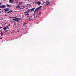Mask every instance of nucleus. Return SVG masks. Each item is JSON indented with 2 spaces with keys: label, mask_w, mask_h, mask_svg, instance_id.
Returning a JSON list of instances; mask_svg holds the SVG:
<instances>
[{
  "label": "nucleus",
  "mask_w": 76,
  "mask_h": 76,
  "mask_svg": "<svg viewBox=\"0 0 76 76\" xmlns=\"http://www.w3.org/2000/svg\"><path fill=\"white\" fill-rule=\"evenodd\" d=\"M38 10H39L38 9V8L34 10V14H33V16H35V15H36V12H38Z\"/></svg>",
  "instance_id": "nucleus-1"
},
{
  "label": "nucleus",
  "mask_w": 76,
  "mask_h": 76,
  "mask_svg": "<svg viewBox=\"0 0 76 76\" xmlns=\"http://www.w3.org/2000/svg\"><path fill=\"white\" fill-rule=\"evenodd\" d=\"M9 10V8H5L4 9V11H5V13H7L8 11Z\"/></svg>",
  "instance_id": "nucleus-2"
},
{
  "label": "nucleus",
  "mask_w": 76,
  "mask_h": 76,
  "mask_svg": "<svg viewBox=\"0 0 76 76\" xmlns=\"http://www.w3.org/2000/svg\"><path fill=\"white\" fill-rule=\"evenodd\" d=\"M6 7V6L5 5H3L0 6V8H1L2 9H3L4 8H5Z\"/></svg>",
  "instance_id": "nucleus-3"
},
{
  "label": "nucleus",
  "mask_w": 76,
  "mask_h": 76,
  "mask_svg": "<svg viewBox=\"0 0 76 76\" xmlns=\"http://www.w3.org/2000/svg\"><path fill=\"white\" fill-rule=\"evenodd\" d=\"M35 3L38 4V5H40V4H41V2L38 1H36V2H35Z\"/></svg>",
  "instance_id": "nucleus-4"
},
{
  "label": "nucleus",
  "mask_w": 76,
  "mask_h": 76,
  "mask_svg": "<svg viewBox=\"0 0 76 76\" xmlns=\"http://www.w3.org/2000/svg\"><path fill=\"white\" fill-rule=\"evenodd\" d=\"M9 2L10 3H11L12 4L13 3H14V1L13 0H9Z\"/></svg>",
  "instance_id": "nucleus-5"
},
{
  "label": "nucleus",
  "mask_w": 76,
  "mask_h": 76,
  "mask_svg": "<svg viewBox=\"0 0 76 76\" xmlns=\"http://www.w3.org/2000/svg\"><path fill=\"white\" fill-rule=\"evenodd\" d=\"M46 3L47 4H46V6H48L49 5H50V3H49V2L48 1H46Z\"/></svg>",
  "instance_id": "nucleus-6"
},
{
  "label": "nucleus",
  "mask_w": 76,
  "mask_h": 76,
  "mask_svg": "<svg viewBox=\"0 0 76 76\" xmlns=\"http://www.w3.org/2000/svg\"><path fill=\"white\" fill-rule=\"evenodd\" d=\"M6 5L7 7H11V5L10 4L9 5L8 4H7Z\"/></svg>",
  "instance_id": "nucleus-7"
},
{
  "label": "nucleus",
  "mask_w": 76,
  "mask_h": 76,
  "mask_svg": "<svg viewBox=\"0 0 76 76\" xmlns=\"http://www.w3.org/2000/svg\"><path fill=\"white\" fill-rule=\"evenodd\" d=\"M35 9V8H33L31 10V12H33V11Z\"/></svg>",
  "instance_id": "nucleus-8"
},
{
  "label": "nucleus",
  "mask_w": 76,
  "mask_h": 76,
  "mask_svg": "<svg viewBox=\"0 0 76 76\" xmlns=\"http://www.w3.org/2000/svg\"><path fill=\"white\" fill-rule=\"evenodd\" d=\"M42 6H40V7H38L37 8V9L39 10V9H41V8H42Z\"/></svg>",
  "instance_id": "nucleus-9"
},
{
  "label": "nucleus",
  "mask_w": 76,
  "mask_h": 76,
  "mask_svg": "<svg viewBox=\"0 0 76 76\" xmlns=\"http://www.w3.org/2000/svg\"><path fill=\"white\" fill-rule=\"evenodd\" d=\"M13 12L12 10H10V11H9V12H8L7 13V14H9V13H11V12Z\"/></svg>",
  "instance_id": "nucleus-10"
},
{
  "label": "nucleus",
  "mask_w": 76,
  "mask_h": 76,
  "mask_svg": "<svg viewBox=\"0 0 76 76\" xmlns=\"http://www.w3.org/2000/svg\"><path fill=\"white\" fill-rule=\"evenodd\" d=\"M12 20H14L13 21V22H15V21H17V19H16V18L12 19Z\"/></svg>",
  "instance_id": "nucleus-11"
},
{
  "label": "nucleus",
  "mask_w": 76,
  "mask_h": 76,
  "mask_svg": "<svg viewBox=\"0 0 76 76\" xmlns=\"http://www.w3.org/2000/svg\"><path fill=\"white\" fill-rule=\"evenodd\" d=\"M15 7L17 9H19V8H20V6H18V5H17V6H16Z\"/></svg>",
  "instance_id": "nucleus-12"
},
{
  "label": "nucleus",
  "mask_w": 76,
  "mask_h": 76,
  "mask_svg": "<svg viewBox=\"0 0 76 76\" xmlns=\"http://www.w3.org/2000/svg\"><path fill=\"white\" fill-rule=\"evenodd\" d=\"M30 11H31V10L28 9L27 11V13H29L30 12Z\"/></svg>",
  "instance_id": "nucleus-13"
},
{
  "label": "nucleus",
  "mask_w": 76,
  "mask_h": 76,
  "mask_svg": "<svg viewBox=\"0 0 76 76\" xmlns=\"http://www.w3.org/2000/svg\"><path fill=\"white\" fill-rule=\"evenodd\" d=\"M17 20H21V18H16Z\"/></svg>",
  "instance_id": "nucleus-14"
},
{
  "label": "nucleus",
  "mask_w": 76,
  "mask_h": 76,
  "mask_svg": "<svg viewBox=\"0 0 76 76\" xmlns=\"http://www.w3.org/2000/svg\"><path fill=\"white\" fill-rule=\"evenodd\" d=\"M3 29L4 30H6V29H7V28L6 27H4L3 28Z\"/></svg>",
  "instance_id": "nucleus-15"
},
{
  "label": "nucleus",
  "mask_w": 76,
  "mask_h": 76,
  "mask_svg": "<svg viewBox=\"0 0 76 76\" xmlns=\"http://www.w3.org/2000/svg\"><path fill=\"white\" fill-rule=\"evenodd\" d=\"M1 36H3V34L2 32H1Z\"/></svg>",
  "instance_id": "nucleus-16"
},
{
  "label": "nucleus",
  "mask_w": 76,
  "mask_h": 76,
  "mask_svg": "<svg viewBox=\"0 0 76 76\" xmlns=\"http://www.w3.org/2000/svg\"><path fill=\"white\" fill-rule=\"evenodd\" d=\"M23 7V8L21 9V10L23 9H24V8H25V6H23V7Z\"/></svg>",
  "instance_id": "nucleus-17"
},
{
  "label": "nucleus",
  "mask_w": 76,
  "mask_h": 76,
  "mask_svg": "<svg viewBox=\"0 0 76 76\" xmlns=\"http://www.w3.org/2000/svg\"><path fill=\"white\" fill-rule=\"evenodd\" d=\"M37 0H36L35 1L33 2V4H34V3H35V2H37Z\"/></svg>",
  "instance_id": "nucleus-18"
},
{
  "label": "nucleus",
  "mask_w": 76,
  "mask_h": 76,
  "mask_svg": "<svg viewBox=\"0 0 76 76\" xmlns=\"http://www.w3.org/2000/svg\"><path fill=\"white\" fill-rule=\"evenodd\" d=\"M26 15H27V16H29V14L28 13H27L25 14Z\"/></svg>",
  "instance_id": "nucleus-19"
},
{
  "label": "nucleus",
  "mask_w": 76,
  "mask_h": 76,
  "mask_svg": "<svg viewBox=\"0 0 76 76\" xmlns=\"http://www.w3.org/2000/svg\"><path fill=\"white\" fill-rule=\"evenodd\" d=\"M7 32H8V30H6L5 31H4V33H6Z\"/></svg>",
  "instance_id": "nucleus-20"
},
{
  "label": "nucleus",
  "mask_w": 76,
  "mask_h": 76,
  "mask_svg": "<svg viewBox=\"0 0 76 76\" xmlns=\"http://www.w3.org/2000/svg\"><path fill=\"white\" fill-rule=\"evenodd\" d=\"M28 19H30V20H34V19H31L30 18H28Z\"/></svg>",
  "instance_id": "nucleus-21"
},
{
  "label": "nucleus",
  "mask_w": 76,
  "mask_h": 76,
  "mask_svg": "<svg viewBox=\"0 0 76 76\" xmlns=\"http://www.w3.org/2000/svg\"><path fill=\"white\" fill-rule=\"evenodd\" d=\"M5 27L7 29V28H8V27H9V26H7L6 27Z\"/></svg>",
  "instance_id": "nucleus-22"
},
{
  "label": "nucleus",
  "mask_w": 76,
  "mask_h": 76,
  "mask_svg": "<svg viewBox=\"0 0 76 76\" xmlns=\"http://www.w3.org/2000/svg\"><path fill=\"white\" fill-rule=\"evenodd\" d=\"M3 20V18H0V20Z\"/></svg>",
  "instance_id": "nucleus-23"
},
{
  "label": "nucleus",
  "mask_w": 76,
  "mask_h": 76,
  "mask_svg": "<svg viewBox=\"0 0 76 76\" xmlns=\"http://www.w3.org/2000/svg\"><path fill=\"white\" fill-rule=\"evenodd\" d=\"M22 3V2H19V4H21V3Z\"/></svg>",
  "instance_id": "nucleus-24"
},
{
  "label": "nucleus",
  "mask_w": 76,
  "mask_h": 76,
  "mask_svg": "<svg viewBox=\"0 0 76 76\" xmlns=\"http://www.w3.org/2000/svg\"><path fill=\"white\" fill-rule=\"evenodd\" d=\"M7 22H8L5 23L4 24V25H6V23H7Z\"/></svg>",
  "instance_id": "nucleus-25"
},
{
  "label": "nucleus",
  "mask_w": 76,
  "mask_h": 76,
  "mask_svg": "<svg viewBox=\"0 0 76 76\" xmlns=\"http://www.w3.org/2000/svg\"><path fill=\"white\" fill-rule=\"evenodd\" d=\"M26 13H27V11H26V12H24L25 14Z\"/></svg>",
  "instance_id": "nucleus-26"
},
{
  "label": "nucleus",
  "mask_w": 76,
  "mask_h": 76,
  "mask_svg": "<svg viewBox=\"0 0 76 76\" xmlns=\"http://www.w3.org/2000/svg\"><path fill=\"white\" fill-rule=\"evenodd\" d=\"M14 25H16V22H14Z\"/></svg>",
  "instance_id": "nucleus-27"
},
{
  "label": "nucleus",
  "mask_w": 76,
  "mask_h": 76,
  "mask_svg": "<svg viewBox=\"0 0 76 76\" xmlns=\"http://www.w3.org/2000/svg\"><path fill=\"white\" fill-rule=\"evenodd\" d=\"M27 6H29V4H27V6H26V7H27Z\"/></svg>",
  "instance_id": "nucleus-28"
},
{
  "label": "nucleus",
  "mask_w": 76,
  "mask_h": 76,
  "mask_svg": "<svg viewBox=\"0 0 76 76\" xmlns=\"http://www.w3.org/2000/svg\"><path fill=\"white\" fill-rule=\"evenodd\" d=\"M16 17H12V19H14V18H15Z\"/></svg>",
  "instance_id": "nucleus-29"
},
{
  "label": "nucleus",
  "mask_w": 76,
  "mask_h": 76,
  "mask_svg": "<svg viewBox=\"0 0 76 76\" xmlns=\"http://www.w3.org/2000/svg\"><path fill=\"white\" fill-rule=\"evenodd\" d=\"M10 26V24H9V25H8V26Z\"/></svg>",
  "instance_id": "nucleus-30"
},
{
  "label": "nucleus",
  "mask_w": 76,
  "mask_h": 76,
  "mask_svg": "<svg viewBox=\"0 0 76 76\" xmlns=\"http://www.w3.org/2000/svg\"><path fill=\"white\" fill-rule=\"evenodd\" d=\"M9 19H12V18L10 17L9 18Z\"/></svg>",
  "instance_id": "nucleus-31"
},
{
  "label": "nucleus",
  "mask_w": 76,
  "mask_h": 76,
  "mask_svg": "<svg viewBox=\"0 0 76 76\" xmlns=\"http://www.w3.org/2000/svg\"><path fill=\"white\" fill-rule=\"evenodd\" d=\"M17 21L18 22H19V21L18 20H17Z\"/></svg>",
  "instance_id": "nucleus-32"
},
{
  "label": "nucleus",
  "mask_w": 76,
  "mask_h": 76,
  "mask_svg": "<svg viewBox=\"0 0 76 76\" xmlns=\"http://www.w3.org/2000/svg\"><path fill=\"white\" fill-rule=\"evenodd\" d=\"M2 38H3V37H1L0 38V39H2Z\"/></svg>",
  "instance_id": "nucleus-33"
},
{
  "label": "nucleus",
  "mask_w": 76,
  "mask_h": 76,
  "mask_svg": "<svg viewBox=\"0 0 76 76\" xmlns=\"http://www.w3.org/2000/svg\"><path fill=\"white\" fill-rule=\"evenodd\" d=\"M16 3H18V1H17L16 2Z\"/></svg>",
  "instance_id": "nucleus-34"
},
{
  "label": "nucleus",
  "mask_w": 76,
  "mask_h": 76,
  "mask_svg": "<svg viewBox=\"0 0 76 76\" xmlns=\"http://www.w3.org/2000/svg\"><path fill=\"white\" fill-rule=\"evenodd\" d=\"M28 7L27 8H26L27 10H28Z\"/></svg>",
  "instance_id": "nucleus-35"
},
{
  "label": "nucleus",
  "mask_w": 76,
  "mask_h": 76,
  "mask_svg": "<svg viewBox=\"0 0 76 76\" xmlns=\"http://www.w3.org/2000/svg\"><path fill=\"white\" fill-rule=\"evenodd\" d=\"M1 3H0V5H1Z\"/></svg>",
  "instance_id": "nucleus-36"
},
{
  "label": "nucleus",
  "mask_w": 76,
  "mask_h": 76,
  "mask_svg": "<svg viewBox=\"0 0 76 76\" xmlns=\"http://www.w3.org/2000/svg\"><path fill=\"white\" fill-rule=\"evenodd\" d=\"M39 15H41V12L39 13Z\"/></svg>",
  "instance_id": "nucleus-37"
},
{
  "label": "nucleus",
  "mask_w": 76,
  "mask_h": 76,
  "mask_svg": "<svg viewBox=\"0 0 76 76\" xmlns=\"http://www.w3.org/2000/svg\"><path fill=\"white\" fill-rule=\"evenodd\" d=\"M1 28H2V27H0V29H1Z\"/></svg>",
  "instance_id": "nucleus-38"
},
{
  "label": "nucleus",
  "mask_w": 76,
  "mask_h": 76,
  "mask_svg": "<svg viewBox=\"0 0 76 76\" xmlns=\"http://www.w3.org/2000/svg\"><path fill=\"white\" fill-rule=\"evenodd\" d=\"M15 7H14V9H15Z\"/></svg>",
  "instance_id": "nucleus-39"
},
{
  "label": "nucleus",
  "mask_w": 76,
  "mask_h": 76,
  "mask_svg": "<svg viewBox=\"0 0 76 76\" xmlns=\"http://www.w3.org/2000/svg\"><path fill=\"white\" fill-rule=\"evenodd\" d=\"M5 16H7V15H5Z\"/></svg>",
  "instance_id": "nucleus-40"
},
{
  "label": "nucleus",
  "mask_w": 76,
  "mask_h": 76,
  "mask_svg": "<svg viewBox=\"0 0 76 76\" xmlns=\"http://www.w3.org/2000/svg\"><path fill=\"white\" fill-rule=\"evenodd\" d=\"M2 9H0V10H1Z\"/></svg>",
  "instance_id": "nucleus-41"
},
{
  "label": "nucleus",
  "mask_w": 76,
  "mask_h": 76,
  "mask_svg": "<svg viewBox=\"0 0 76 76\" xmlns=\"http://www.w3.org/2000/svg\"><path fill=\"white\" fill-rule=\"evenodd\" d=\"M34 18H35V17L34 16Z\"/></svg>",
  "instance_id": "nucleus-42"
},
{
  "label": "nucleus",
  "mask_w": 76,
  "mask_h": 76,
  "mask_svg": "<svg viewBox=\"0 0 76 76\" xmlns=\"http://www.w3.org/2000/svg\"><path fill=\"white\" fill-rule=\"evenodd\" d=\"M12 32H11V34H12Z\"/></svg>",
  "instance_id": "nucleus-43"
},
{
  "label": "nucleus",
  "mask_w": 76,
  "mask_h": 76,
  "mask_svg": "<svg viewBox=\"0 0 76 76\" xmlns=\"http://www.w3.org/2000/svg\"><path fill=\"white\" fill-rule=\"evenodd\" d=\"M28 17H26V18H28Z\"/></svg>",
  "instance_id": "nucleus-44"
},
{
  "label": "nucleus",
  "mask_w": 76,
  "mask_h": 76,
  "mask_svg": "<svg viewBox=\"0 0 76 76\" xmlns=\"http://www.w3.org/2000/svg\"><path fill=\"white\" fill-rule=\"evenodd\" d=\"M18 32H19V31H18Z\"/></svg>",
  "instance_id": "nucleus-45"
},
{
  "label": "nucleus",
  "mask_w": 76,
  "mask_h": 76,
  "mask_svg": "<svg viewBox=\"0 0 76 76\" xmlns=\"http://www.w3.org/2000/svg\"><path fill=\"white\" fill-rule=\"evenodd\" d=\"M1 13V12H0V13Z\"/></svg>",
  "instance_id": "nucleus-46"
},
{
  "label": "nucleus",
  "mask_w": 76,
  "mask_h": 76,
  "mask_svg": "<svg viewBox=\"0 0 76 76\" xmlns=\"http://www.w3.org/2000/svg\"><path fill=\"white\" fill-rule=\"evenodd\" d=\"M12 6H13V5Z\"/></svg>",
  "instance_id": "nucleus-47"
},
{
  "label": "nucleus",
  "mask_w": 76,
  "mask_h": 76,
  "mask_svg": "<svg viewBox=\"0 0 76 76\" xmlns=\"http://www.w3.org/2000/svg\"><path fill=\"white\" fill-rule=\"evenodd\" d=\"M19 5V4H18V5Z\"/></svg>",
  "instance_id": "nucleus-48"
}]
</instances>
